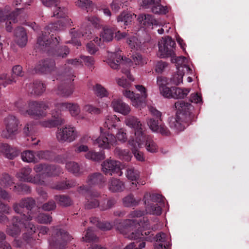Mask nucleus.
I'll return each mask as SVG.
<instances>
[{"label":"nucleus","mask_w":249,"mask_h":249,"mask_svg":"<svg viewBox=\"0 0 249 249\" xmlns=\"http://www.w3.org/2000/svg\"><path fill=\"white\" fill-rule=\"evenodd\" d=\"M42 4L49 7H53V17H56L57 18H62L58 22L50 24L47 26L44 30L45 34L51 33H53L55 31L63 29L64 26L71 25L70 19L65 17L67 12V9L64 7L61 8L59 6V1L57 0H40Z\"/></svg>","instance_id":"nucleus-1"},{"label":"nucleus","mask_w":249,"mask_h":249,"mask_svg":"<svg viewBox=\"0 0 249 249\" xmlns=\"http://www.w3.org/2000/svg\"><path fill=\"white\" fill-rule=\"evenodd\" d=\"M175 107L177 109L176 115L170 119L169 124L170 127L178 133L184 130L185 125L182 119L185 114L189 113L192 106L188 103L178 101L175 104Z\"/></svg>","instance_id":"nucleus-2"},{"label":"nucleus","mask_w":249,"mask_h":249,"mask_svg":"<svg viewBox=\"0 0 249 249\" xmlns=\"http://www.w3.org/2000/svg\"><path fill=\"white\" fill-rule=\"evenodd\" d=\"M36 205L35 200L32 197L22 199L19 203H15L13 205L15 212L18 213L23 220L29 221L36 217L32 212V209Z\"/></svg>","instance_id":"nucleus-3"},{"label":"nucleus","mask_w":249,"mask_h":249,"mask_svg":"<svg viewBox=\"0 0 249 249\" xmlns=\"http://www.w3.org/2000/svg\"><path fill=\"white\" fill-rule=\"evenodd\" d=\"M12 223V225L8 227L7 229V234L12 237H16L19 235L22 228H24L30 234L36 232V227L32 223L22 220L18 216L13 217Z\"/></svg>","instance_id":"nucleus-4"},{"label":"nucleus","mask_w":249,"mask_h":249,"mask_svg":"<svg viewBox=\"0 0 249 249\" xmlns=\"http://www.w3.org/2000/svg\"><path fill=\"white\" fill-rule=\"evenodd\" d=\"M72 239V237L65 230L56 229L52 233V236L49 240L51 249H65L67 244Z\"/></svg>","instance_id":"nucleus-5"},{"label":"nucleus","mask_w":249,"mask_h":249,"mask_svg":"<svg viewBox=\"0 0 249 249\" xmlns=\"http://www.w3.org/2000/svg\"><path fill=\"white\" fill-rule=\"evenodd\" d=\"M175 45V42L171 37L166 36L162 37L158 43V56L161 58L173 57L175 54L174 48Z\"/></svg>","instance_id":"nucleus-6"},{"label":"nucleus","mask_w":249,"mask_h":249,"mask_svg":"<svg viewBox=\"0 0 249 249\" xmlns=\"http://www.w3.org/2000/svg\"><path fill=\"white\" fill-rule=\"evenodd\" d=\"M32 171V169L29 167H24L17 173L16 177L21 181L30 182L40 185H46L45 182L42 179H41V176L36 175L33 176L31 174Z\"/></svg>","instance_id":"nucleus-7"},{"label":"nucleus","mask_w":249,"mask_h":249,"mask_svg":"<svg viewBox=\"0 0 249 249\" xmlns=\"http://www.w3.org/2000/svg\"><path fill=\"white\" fill-rule=\"evenodd\" d=\"M120 49L118 48L115 52H108L107 58L105 60L108 65L113 69H117L121 65L129 64L131 60L125 58L124 59L119 53Z\"/></svg>","instance_id":"nucleus-8"},{"label":"nucleus","mask_w":249,"mask_h":249,"mask_svg":"<svg viewBox=\"0 0 249 249\" xmlns=\"http://www.w3.org/2000/svg\"><path fill=\"white\" fill-rule=\"evenodd\" d=\"M106 199L107 195H102L99 192L93 190L86 196L85 207L88 209L99 207L100 209V200H105Z\"/></svg>","instance_id":"nucleus-9"},{"label":"nucleus","mask_w":249,"mask_h":249,"mask_svg":"<svg viewBox=\"0 0 249 249\" xmlns=\"http://www.w3.org/2000/svg\"><path fill=\"white\" fill-rule=\"evenodd\" d=\"M49 105L50 103L49 102H45L43 101H32L29 103V108L25 112H24L22 109H20L19 111L22 114H28L30 115H40L42 116H44L46 115V114L44 113L41 114L40 112V110H46L49 109Z\"/></svg>","instance_id":"nucleus-10"},{"label":"nucleus","mask_w":249,"mask_h":249,"mask_svg":"<svg viewBox=\"0 0 249 249\" xmlns=\"http://www.w3.org/2000/svg\"><path fill=\"white\" fill-rule=\"evenodd\" d=\"M124 122L127 126L134 129L137 140L146 139V135L142 130V123L138 118L133 116H129L125 118Z\"/></svg>","instance_id":"nucleus-11"},{"label":"nucleus","mask_w":249,"mask_h":249,"mask_svg":"<svg viewBox=\"0 0 249 249\" xmlns=\"http://www.w3.org/2000/svg\"><path fill=\"white\" fill-rule=\"evenodd\" d=\"M121 163L119 161L107 159L102 164V170L106 175H112L116 174L119 176L122 175L120 168Z\"/></svg>","instance_id":"nucleus-12"},{"label":"nucleus","mask_w":249,"mask_h":249,"mask_svg":"<svg viewBox=\"0 0 249 249\" xmlns=\"http://www.w3.org/2000/svg\"><path fill=\"white\" fill-rule=\"evenodd\" d=\"M139 224V222L135 219H125L120 222L117 225V229L120 233L125 235L126 237L131 238L129 236L131 235L133 232V228H135L136 226Z\"/></svg>","instance_id":"nucleus-13"},{"label":"nucleus","mask_w":249,"mask_h":249,"mask_svg":"<svg viewBox=\"0 0 249 249\" xmlns=\"http://www.w3.org/2000/svg\"><path fill=\"white\" fill-rule=\"evenodd\" d=\"M56 136L58 140H73L77 138L78 133L74 127L67 125L59 129Z\"/></svg>","instance_id":"nucleus-14"},{"label":"nucleus","mask_w":249,"mask_h":249,"mask_svg":"<svg viewBox=\"0 0 249 249\" xmlns=\"http://www.w3.org/2000/svg\"><path fill=\"white\" fill-rule=\"evenodd\" d=\"M4 122L8 133V136H6L7 139L18 133V130L21 125L19 121L15 116L13 115L8 116L4 119Z\"/></svg>","instance_id":"nucleus-15"},{"label":"nucleus","mask_w":249,"mask_h":249,"mask_svg":"<svg viewBox=\"0 0 249 249\" xmlns=\"http://www.w3.org/2000/svg\"><path fill=\"white\" fill-rule=\"evenodd\" d=\"M115 139L116 140H124L127 139V134L125 130L123 128L119 129L115 137L109 131H105L104 129L100 128V136L99 138L95 139V140H113Z\"/></svg>","instance_id":"nucleus-16"},{"label":"nucleus","mask_w":249,"mask_h":249,"mask_svg":"<svg viewBox=\"0 0 249 249\" xmlns=\"http://www.w3.org/2000/svg\"><path fill=\"white\" fill-rule=\"evenodd\" d=\"M6 9L5 10L0 9V22L5 21L6 30L7 32H10L12 30V24L17 21V15L15 12L8 14L9 7H6Z\"/></svg>","instance_id":"nucleus-17"},{"label":"nucleus","mask_w":249,"mask_h":249,"mask_svg":"<svg viewBox=\"0 0 249 249\" xmlns=\"http://www.w3.org/2000/svg\"><path fill=\"white\" fill-rule=\"evenodd\" d=\"M71 43H72L75 46H80L81 43L78 40L76 39L77 38L83 37L85 39H91L92 38V33L89 30L87 29L81 28L80 30L78 31L75 29H72L71 31Z\"/></svg>","instance_id":"nucleus-18"},{"label":"nucleus","mask_w":249,"mask_h":249,"mask_svg":"<svg viewBox=\"0 0 249 249\" xmlns=\"http://www.w3.org/2000/svg\"><path fill=\"white\" fill-rule=\"evenodd\" d=\"M157 83L159 86L160 94L165 98H172L173 93V87L169 88L167 86L168 80L166 77L159 76L157 77Z\"/></svg>","instance_id":"nucleus-19"},{"label":"nucleus","mask_w":249,"mask_h":249,"mask_svg":"<svg viewBox=\"0 0 249 249\" xmlns=\"http://www.w3.org/2000/svg\"><path fill=\"white\" fill-rule=\"evenodd\" d=\"M141 5L145 8L151 7L156 14H165L168 12L166 7L160 5V0H142Z\"/></svg>","instance_id":"nucleus-20"},{"label":"nucleus","mask_w":249,"mask_h":249,"mask_svg":"<svg viewBox=\"0 0 249 249\" xmlns=\"http://www.w3.org/2000/svg\"><path fill=\"white\" fill-rule=\"evenodd\" d=\"M171 61L176 64L177 69L178 72L185 71L188 74L192 73V70L190 68L188 60L184 56L176 57L175 54L171 57Z\"/></svg>","instance_id":"nucleus-21"},{"label":"nucleus","mask_w":249,"mask_h":249,"mask_svg":"<svg viewBox=\"0 0 249 249\" xmlns=\"http://www.w3.org/2000/svg\"><path fill=\"white\" fill-rule=\"evenodd\" d=\"M55 107L60 110L68 109L71 116L75 117L79 114L81 111L79 105L74 103H55Z\"/></svg>","instance_id":"nucleus-22"},{"label":"nucleus","mask_w":249,"mask_h":249,"mask_svg":"<svg viewBox=\"0 0 249 249\" xmlns=\"http://www.w3.org/2000/svg\"><path fill=\"white\" fill-rule=\"evenodd\" d=\"M111 106L115 112L123 115H126L131 111L130 107L121 99H113L111 102Z\"/></svg>","instance_id":"nucleus-23"},{"label":"nucleus","mask_w":249,"mask_h":249,"mask_svg":"<svg viewBox=\"0 0 249 249\" xmlns=\"http://www.w3.org/2000/svg\"><path fill=\"white\" fill-rule=\"evenodd\" d=\"M122 94L125 98L130 100L131 104L134 107L140 109L143 107L144 102L140 99L139 94H136L133 91L128 89L124 90Z\"/></svg>","instance_id":"nucleus-24"},{"label":"nucleus","mask_w":249,"mask_h":249,"mask_svg":"<svg viewBox=\"0 0 249 249\" xmlns=\"http://www.w3.org/2000/svg\"><path fill=\"white\" fill-rule=\"evenodd\" d=\"M150 129L153 132L160 133L162 135L168 136L170 132L164 124H160L158 121L152 119H149L147 122Z\"/></svg>","instance_id":"nucleus-25"},{"label":"nucleus","mask_w":249,"mask_h":249,"mask_svg":"<svg viewBox=\"0 0 249 249\" xmlns=\"http://www.w3.org/2000/svg\"><path fill=\"white\" fill-rule=\"evenodd\" d=\"M106 180V178L102 173L96 172L88 176L87 183L89 186L98 185L101 187L103 186Z\"/></svg>","instance_id":"nucleus-26"},{"label":"nucleus","mask_w":249,"mask_h":249,"mask_svg":"<svg viewBox=\"0 0 249 249\" xmlns=\"http://www.w3.org/2000/svg\"><path fill=\"white\" fill-rule=\"evenodd\" d=\"M3 153L5 157L12 160L18 155L19 150L16 147H11L7 143L0 142V153Z\"/></svg>","instance_id":"nucleus-27"},{"label":"nucleus","mask_w":249,"mask_h":249,"mask_svg":"<svg viewBox=\"0 0 249 249\" xmlns=\"http://www.w3.org/2000/svg\"><path fill=\"white\" fill-rule=\"evenodd\" d=\"M53 119L43 121L40 122V124L45 127H53L64 123V120L60 117V113L56 111L52 112Z\"/></svg>","instance_id":"nucleus-28"},{"label":"nucleus","mask_w":249,"mask_h":249,"mask_svg":"<svg viewBox=\"0 0 249 249\" xmlns=\"http://www.w3.org/2000/svg\"><path fill=\"white\" fill-rule=\"evenodd\" d=\"M53 60H46L39 61L35 68L36 72L47 73L52 71L54 67Z\"/></svg>","instance_id":"nucleus-29"},{"label":"nucleus","mask_w":249,"mask_h":249,"mask_svg":"<svg viewBox=\"0 0 249 249\" xmlns=\"http://www.w3.org/2000/svg\"><path fill=\"white\" fill-rule=\"evenodd\" d=\"M128 142L132 152L136 160L140 161H144L145 160V157L143 153L139 150L142 147V142H140L139 141Z\"/></svg>","instance_id":"nucleus-30"},{"label":"nucleus","mask_w":249,"mask_h":249,"mask_svg":"<svg viewBox=\"0 0 249 249\" xmlns=\"http://www.w3.org/2000/svg\"><path fill=\"white\" fill-rule=\"evenodd\" d=\"M122 71L123 73L126 75L128 79H126L124 77H122L121 78H117L116 79V81L118 86L122 87L124 89H128L131 87V82L134 81V78L130 73L129 70H122Z\"/></svg>","instance_id":"nucleus-31"},{"label":"nucleus","mask_w":249,"mask_h":249,"mask_svg":"<svg viewBox=\"0 0 249 249\" xmlns=\"http://www.w3.org/2000/svg\"><path fill=\"white\" fill-rule=\"evenodd\" d=\"M143 201L144 204L148 205L151 203H158L160 205H164V198L159 194H152L146 193L143 196Z\"/></svg>","instance_id":"nucleus-32"},{"label":"nucleus","mask_w":249,"mask_h":249,"mask_svg":"<svg viewBox=\"0 0 249 249\" xmlns=\"http://www.w3.org/2000/svg\"><path fill=\"white\" fill-rule=\"evenodd\" d=\"M15 41L20 47L24 46L27 42V36L24 29L22 27H18L14 32Z\"/></svg>","instance_id":"nucleus-33"},{"label":"nucleus","mask_w":249,"mask_h":249,"mask_svg":"<svg viewBox=\"0 0 249 249\" xmlns=\"http://www.w3.org/2000/svg\"><path fill=\"white\" fill-rule=\"evenodd\" d=\"M11 190L18 195H25L31 194V188L27 184L23 183H15Z\"/></svg>","instance_id":"nucleus-34"},{"label":"nucleus","mask_w":249,"mask_h":249,"mask_svg":"<svg viewBox=\"0 0 249 249\" xmlns=\"http://www.w3.org/2000/svg\"><path fill=\"white\" fill-rule=\"evenodd\" d=\"M66 168L67 170L76 177H79L84 172V169L78 163L75 161H69L66 163Z\"/></svg>","instance_id":"nucleus-35"},{"label":"nucleus","mask_w":249,"mask_h":249,"mask_svg":"<svg viewBox=\"0 0 249 249\" xmlns=\"http://www.w3.org/2000/svg\"><path fill=\"white\" fill-rule=\"evenodd\" d=\"M62 173L61 168L56 165L45 164L43 176L47 177L56 176Z\"/></svg>","instance_id":"nucleus-36"},{"label":"nucleus","mask_w":249,"mask_h":249,"mask_svg":"<svg viewBox=\"0 0 249 249\" xmlns=\"http://www.w3.org/2000/svg\"><path fill=\"white\" fill-rule=\"evenodd\" d=\"M124 188L123 181L119 179L111 178L108 182V189L112 192H121Z\"/></svg>","instance_id":"nucleus-37"},{"label":"nucleus","mask_w":249,"mask_h":249,"mask_svg":"<svg viewBox=\"0 0 249 249\" xmlns=\"http://www.w3.org/2000/svg\"><path fill=\"white\" fill-rule=\"evenodd\" d=\"M136 15L135 14H131L127 12L124 11L121 13L117 18V21L122 22L124 25L126 26L130 24L134 18H136Z\"/></svg>","instance_id":"nucleus-38"},{"label":"nucleus","mask_w":249,"mask_h":249,"mask_svg":"<svg viewBox=\"0 0 249 249\" xmlns=\"http://www.w3.org/2000/svg\"><path fill=\"white\" fill-rule=\"evenodd\" d=\"M87 159L93 161H100L105 158V153L102 151L100 152H95L93 150L88 151L85 155Z\"/></svg>","instance_id":"nucleus-39"},{"label":"nucleus","mask_w":249,"mask_h":249,"mask_svg":"<svg viewBox=\"0 0 249 249\" xmlns=\"http://www.w3.org/2000/svg\"><path fill=\"white\" fill-rule=\"evenodd\" d=\"M53 36L52 34L51 36V40H49V36H47V35H42L41 36H39L37 39V43L40 46H47V45H55L56 44L59 42L58 39L55 37L54 38H53Z\"/></svg>","instance_id":"nucleus-40"},{"label":"nucleus","mask_w":249,"mask_h":249,"mask_svg":"<svg viewBox=\"0 0 249 249\" xmlns=\"http://www.w3.org/2000/svg\"><path fill=\"white\" fill-rule=\"evenodd\" d=\"M145 205V210L147 213L151 214L159 215L162 212V206L163 205H160L158 203H150Z\"/></svg>","instance_id":"nucleus-41"},{"label":"nucleus","mask_w":249,"mask_h":249,"mask_svg":"<svg viewBox=\"0 0 249 249\" xmlns=\"http://www.w3.org/2000/svg\"><path fill=\"white\" fill-rule=\"evenodd\" d=\"M115 154L123 160L129 161L132 158V153L128 150L122 149L116 147L114 150Z\"/></svg>","instance_id":"nucleus-42"},{"label":"nucleus","mask_w":249,"mask_h":249,"mask_svg":"<svg viewBox=\"0 0 249 249\" xmlns=\"http://www.w3.org/2000/svg\"><path fill=\"white\" fill-rule=\"evenodd\" d=\"M101 39L95 36L93 40L88 43L87 45V50L88 52L92 54H94L98 51V46L101 44Z\"/></svg>","instance_id":"nucleus-43"},{"label":"nucleus","mask_w":249,"mask_h":249,"mask_svg":"<svg viewBox=\"0 0 249 249\" xmlns=\"http://www.w3.org/2000/svg\"><path fill=\"white\" fill-rule=\"evenodd\" d=\"M139 22L142 24L144 26H148L150 25H158V21L153 19L150 15H141L138 18Z\"/></svg>","instance_id":"nucleus-44"},{"label":"nucleus","mask_w":249,"mask_h":249,"mask_svg":"<svg viewBox=\"0 0 249 249\" xmlns=\"http://www.w3.org/2000/svg\"><path fill=\"white\" fill-rule=\"evenodd\" d=\"M190 90L189 89H181L176 87H173V93L172 98L182 99L186 97L189 93Z\"/></svg>","instance_id":"nucleus-45"},{"label":"nucleus","mask_w":249,"mask_h":249,"mask_svg":"<svg viewBox=\"0 0 249 249\" xmlns=\"http://www.w3.org/2000/svg\"><path fill=\"white\" fill-rule=\"evenodd\" d=\"M54 198L59 205L63 207H68L72 204V200L68 196L64 195H55Z\"/></svg>","instance_id":"nucleus-46"},{"label":"nucleus","mask_w":249,"mask_h":249,"mask_svg":"<svg viewBox=\"0 0 249 249\" xmlns=\"http://www.w3.org/2000/svg\"><path fill=\"white\" fill-rule=\"evenodd\" d=\"M152 232L151 231H135L132 232L131 235L129 236L131 239H137L145 238L146 240H151L153 238H151L150 234Z\"/></svg>","instance_id":"nucleus-47"},{"label":"nucleus","mask_w":249,"mask_h":249,"mask_svg":"<svg viewBox=\"0 0 249 249\" xmlns=\"http://www.w3.org/2000/svg\"><path fill=\"white\" fill-rule=\"evenodd\" d=\"M114 31L111 28L105 27L100 33V36L103 41L108 42L113 39Z\"/></svg>","instance_id":"nucleus-48"},{"label":"nucleus","mask_w":249,"mask_h":249,"mask_svg":"<svg viewBox=\"0 0 249 249\" xmlns=\"http://www.w3.org/2000/svg\"><path fill=\"white\" fill-rule=\"evenodd\" d=\"M120 121L119 118H117L115 115H110L107 117L105 122V127H107L108 130L115 127L116 122ZM105 131H106L104 129ZM109 131V130H108Z\"/></svg>","instance_id":"nucleus-49"},{"label":"nucleus","mask_w":249,"mask_h":249,"mask_svg":"<svg viewBox=\"0 0 249 249\" xmlns=\"http://www.w3.org/2000/svg\"><path fill=\"white\" fill-rule=\"evenodd\" d=\"M140 199H136L132 194L128 195L123 199V204L125 207H131L138 205Z\"/></svg>","instance_id":"nucleus-50"},{"label":"nucleus","mask_w":249,"mask_h":249,"mask_svg":"<svg viewBox=\"0 0 249 249\" xmlns=\"http://www.w3.org/2000/svg\"><path fill=\"white\" fill-rule=\"evenodd\" d=\"M15 183L13 178L7 174L2 175L0 181V184L2 186L9 188L10 190L13 187Z\"/></svg>","instance_id":"nucleus-51"},{"label":"nucleus","mask_w":249,"mask_h":249,"mask_svg":"<svg viewBox=\"0 0 249 249\" xmlns=\"http://www.w3.org/2000/svg\"><path fill=\"white\" fill-rule=\"evenodd\" d=\"M93 91L98 97L103 98L108 95L107 90L101 85L96 84L93 87Z\"/></svg>","instance_id":"nucleus-52"},{"label":"nucleus","mask_w":249,"mask_h":249,"mask_svg":"<svg viewBox=\"0 0 249 249\" xmlns=\"http://www.w3.org/2000/svg\"><path fill=\"white\" fill-rule=\"evenodd\" d=\"M127 43L132 49H138L141 45V42L135 36H131L127 38Z\"/></svg>","instance_id":"nucleus-53"},{"label":"nucleus","mask_w":249,"mask_h":249,"mask_svg":"<svg viewBox=\"0 0 249 249\" xmlns=\"http://www.w3.org/2000/svg\"><path fill=\"white\" fill-rule=\"evenodd\" d=\"M84 241L87 242H96L98 241V238L93 232L91 228H89L86 231L84 237H82Z\"/></svg>","instance_id":"nucleus-54"},{"label":"nucleus","mask_w":249,"mask_h":249,"mask_svg":"<svg viewBox=\"0 0 249 249\" xmlns=\"http://www.w3.org/2000/svg\"><path fill=\"white\" fill-rule=\"evenodd\" d=\"M103 201H101L100 204V210L101 211H106L112 208L117 202V200L114 197H109L107 203Z\"/></svg>","instance_id":"nucleus-55"},{"label":"nucleus","mask_w":249,"mask_h":249,"mask_svg":"<svg viewBox=\"0 0 249 249\" xmlns=\"http://www.w3.org/2000/svg\"><path fill=\"white\" fill-rule=\"evenodd\" d=\"M31 93L36 95L42 94L45 91V87L41 82H36L32 86Z\"/></svg>","instance_id":"nucleus-56"},{"label":"nucleus","mask_w":249,"mask_h":249,"mask_svg":"<svg viewBox=\"0 0 249 249\" xmlns=\"http://www.w3.org/2000/svg\"><path fill=\"white\" fill-rule=\"evenodd\" d=\"M21 159L27 162H36V159L32 151H25L21 153Z\"/></svg>","instance_id":"nucleus-57"},{"label":"nucleus","mask_w":249,"mask_h":249,"mask_svg":"<svg viewBox=\"0 0 249 249\" xmlns=\"http://www.w3.org/2000/svg\"><path fill=\"white\" fill-rule=\"evenodd\" d=\"M126 176L127 178L132 181H136L137 183H139L138 181L140 173L138 171L134 169L133 168H130L127 169Z\"/></svg>","instance_id":"nucleus-58"},{"label":"nucleus","mask_w":249,"mask_h":249,"mask_svg":"<svg viewBox=\"0 0 249 249\" xmlns=\"http://www.w3.org/2000/svg\"><path fill=\"white\" fill-rule=\"evenodd\" d=\"M142 142V145H144L146 150L151 153L156 152L158 151V146L154 141H139Z\"/></svg>","instance_id":"nucleus-59"},{"label":"nucleus","mask_w":249,"mask_h":249,"mask_svg":"<svg viewBox=\"0 0 249 249\" xmlns=\"http://www.w3.org/2000/svg\"><path fill=\"white\" fill-rule=\"evenodd\" d=\"M132 59L136 65L142 66L146 64L147 60L139 53H136L132 55Z\"/></svg>","instance_id":"nucleus-60"},{"label":"nucleus","mask_w":249,"mask_h":249,"mask_svg":"<svg viewBox=\"0 0 249 249\" xmlns=\"http://www.w3.org/2000/svg\"><path fill=\"white\" fill-rule=\"evenodd\" d=\"M95 145L98 144V146L103 149H110L112 146L117 144V141H95Z\"/></svg>","instance_id":"nucleus-61"},{"label":"nucleus","mask_w":249,"mask_h":249,"mask_svg":"<svg viewBox=\"0 0 249 249\" xmlns=\"http://www.w3.org/2000/svg\"><path fill=\"white\" fill-rule=\"evenodd\" d=\"M135 87L137 91H139L141 94V96L140 95V99L142 100L144 102L143 103V107L145 105V101L147 97V89L144 86L141 85H136L135 86Z\"/></svg>","instance_id":"nucleus-62"},{"label":"nucleus","mask_w":249,"mask_h":249,"mask_svg":"<svg viewBox=\"0 0 249 249\" xmlns=\"http://www.w3.org/2000/svg\"><path fill=\"white\" fill-rule=\"evenodd\" d=\"M186 73L185 71L178 72L177 70V73L174 74L171 78V81L173 84L178 85L182 83L183 82V77L184 74Z\"/></svg>","instance_id":"nucleus-63"},{"label":"nucleus","mask_w":249,"mask_h":249,"mask_svg":"<svg viewBox=\"0 0 249 249\" xmlns=\"http://www.w3.org/2000/svg\"><path fill=\"white\" fill-rule=\"evenodd\" d=\"M145 247L144 242H132L127 245L124 249H142Z\"/></svg>","instance_id":"nucleus-64"}]
</instances>
